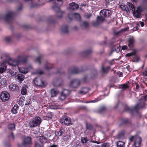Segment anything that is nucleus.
<instances>
[{
  "mask_svg": "<svg viewBox=\"0 0 147 147\" xmlns=\"http://www.w3.org/2000/svg\"><path fill=\"white\" fill-rule=\"evenodd\" d=\"M41 118L39 116H36L32 119L29 123V125L31 127H35L39 125L42 122Z\"/></svg>",
  "mask_w": 147,
  "mask_h": 147,
  "instance_id": "nucleus-4",
  "label": "nucleus"
},
{
  "mask_svg": "<svg viewBox=\"0 0 147 147\" xmlns=\"http://www.w3.org/2000/svg\"><path fill=\"white\" fill-rule=\"evenodd\" d=\"M140 87L138 84H136L135 88V90L136 91H138L140 90Z\"/></svg>",
  "mask_w": 147,
  "mask_h": 147,
  "instance_id": "nucleus-51",
  "label": "nucleus"
},
{
  "mask_svg": "<svg viewBox=\"0 0 147 147\" xmlns=\"http://www.w3.org/2000/svg\"><path fill=\"white\" fill-rule=\"evenodd\" d=\"M119 45H117V46H116L115 48L113 50V51H115L117 49H118L119 48Z\"/></svg>",
  "mask_w": 147,
  "mask_h": 147,
  "instance_id": "nucleus-62",
  "label": "nucleus"
},
{
  "mask_svg": "<svg viewBox=\"0 0 147 147\" xmlns=\"http://www.w3.org/2000/svg\"><path fill=\"white\" fill-rule=\"evenodd\" d=\"M117 147H125L124 143L121 141H118L117 143Z\"/></svg>",
  "mask_w": 147,
  "mask_h": 147,
  "instance_id": "nucleus-33",
  "label": "nucleus"
},
{
  "mask_svg": "<svg viewBox=\"0 0 147 147\" xmlns=\"http://www.w3.org/2000/svg\"><path fill=\"white\" fill-rule=\"evenodd\" d=\"M140 24L142 27H143L144 26V24L143 22H140Z\"/></svg>",
  "mask_w": 147,
  "mask_h": 147,
  "instance_id": "nucleus-61",
  "label": "nucleus"
},
{
  "mask_svg": "<svg viewBox=\"0 0 147 147\" xmlns=\"http://www.w3.org/2000/svg\"><path fill=\"white\" fill-rule=\"evenodd\" d=\"M39 141L41 144H43V143H46L47 141V139L43 136H40L39 138Z\"/></svg>",
  "mask_w": 147,
  "mask_h": 147,
  "instance_id": "nucleus-31",
  "label": "nucleus"
},
{
  "mask_svg": "<svg viewBox=\"0 0 147 147\" xmlns=\"http://www.w3.org/2000/svg\"><path fill=\"white\" fill-rule=\"evenodd\" d=\"M5 41L7 42H10L11 40V38L10 37H6L5 38Z\"/></svg>",
  "mask_w": 147,
  "mask_h": 147,
  "instance_id": "nucleus-52",
  "label": "nucleus"
},
{
  "mask_svg": "<svg viewBox=\"0 0 147 147\" xmlns=\"http://www.w3.org/2000/svg\"><path fill=\"white\" fill-rule=\"evenodd\" d=\"M67 92H68L67 90H64L61 93L60 96L59 97V99L62 100L65 99L66 98V96L67 95V93H66Z\"/></svg>",
  "mask_w": 147,
  "mask_h": 147,
  "instance_id": "nucleus-24",
  "label": "nucleus"
},
{
  "mask_svg": "<svg viewBox=\"0 0 147 147\" xmlns=\"http://www.w3.org/2000/svg\"><path fill=\"white\" fill-rule=\"evenodd\" d=\"M57 1L58 2L57 4L59 5H61L63 3V1L62 0H57Z\"/></svg>",
  "mask_w": 147,
  "mask_h": 147,
  "instance_id": "nucleus-53",
  "label": "nucleus"
},
{
  "mask_svg": "<svg viewBox=\"0 0 147 147\" xmlns=\"http://www.w3.org/2000/svg\"><path fill=\"white\" fill-rule=\"evenodd\" d=\"M136 138V137H134V136H132L131 137V138H130V140L131 141H132L134 139H135V138Z\"/></svg>",
  "mask_w": 147,
  "mask_h": 147,
  "instance_id": "nucleus-60",
  "label": "nucleus"
},
{
  "mask_svg": "<svg viewBox=\"0 0 147 147\" xmlns=\"http://www.w3.org/2000/svg\"><path fill=\"white\" fill-rule=\"evenodd\" d=\"M61 29L62 33H67L69 32L68 26L67 25L63 26Z\"/></svg>",
  "mask_w": 147,
  "mask_h": 147,
  "instance_id": "nucleus-22",
  "label": "nucleus"
},
{
  "mask_svg": "<svg viewBox=\"0 0 147 147\" xmlns=\"http://www.w3.org/2000/svg\"><path fill=\"white\" fill-rule=\"evenodd\" d=\"M92 52V51L91 50H86L82 52V54L84 56H86L89 54H90Z\"/></svg>",
  "mask_w": 147,
  "mask_h": 147,
  "instance_id": "nucleus-38",
  "label": "nucleus"
},
{
  "mask_svg": "<svg viewBox=\"0 0 147 147\" xmlns=\"http://www.w3.org/2000/svg\"><path fill=\"white\" fill-rule=\"evenodd\" d=\"M129 29L128 28H125L124 29H121V30L120 31H118L117 32V34H118L121 32L125 31L128 30Z\"/></svg>",
  "mask_w": 147,
  "mask_h": 147,
  "instance_id": "nucleus-47",
  "label": "nucleus"
},
{
  "mask_svg": "<svg viewBox=\"0 0 147 147\" xmlns=\"http://www.w3.org/2000/svg\"><path fill=\"white\" fill-rule=\"evenodd\" d=\"M147 101V95L143 96L140 102L134 107H129L128 106H126L125 109V111L129 112L132 111H137L138 110L144 108L145 107V102Z\"/></svg>",
  "mask_w": 147,
  "mask_h": 147,
  "instance_id": "nucleus-2",
  "label": "nucleus"
},
{
  "mask_svg": "<svg viewBox=\"0 0 147 147\" xmlns=\"http://www.w3.org/2000/svg\"><path fill=\"white\" fill-rule=\"evenodd\" d=\"M54 10L56 12V16L57 17L61 18L62 17L63 12L60 10V8L56 6H54L53 7Z\"/></svg>",
  "mask_w": 147,
  "mask_h": 147,
  "instance_id": "nucleus-13",
  "label": "nucleus"
},
{
  "mask_svg": "<svg viewBox=\"0 0 147 147\" xmlns=\"http://www.w3.org/2000/svg\"><path fill=\"white\" fill-rule=\"evenodd\" d=\"M10 97L9 94L6 91L2 92L1 94L0 98L3 102H6L9 99Z\"/></svg>",
  "mask_w": 147,
  "mask_h": 147,
  "instance_id": "nucleus-5",
  "label": "nucleus"
},
{
  "mask_svg": "<svg viewBox=\"0 0 147 147\" xmlns=\"http://www.w3.org/2000/svg\"><path fill=\"white\" fill-rule=\"evenodd\" d=\"M7 66L4 63H1L0 65V73H3L6 69Z\"/></svg>",
  "mask_w": 147,
  "mask_h": 147,
  "instance_id": "nucleus-23",
  "label": "nucleus"
},
{
  "mask_svg": "<svg viewBox=\"0 0 147 147\" xmlns=\"http://www.w3.org/2000/svg\"><path fill=\"white\" fill-rule=\"evenodd\" d=\"M80 83L78 79H75L71 81L70 83V86L72 88H76L78 87Z\"/></svg>",
  "mask_w": 147,
  "mask_h": 147,
  "instance_id": "nucleus-7",
  "label": "nucleus"
},
{
  "mask_svg": "<svg viewBox=\"0 0 147 147\" xmlns=\"http://www.w3.org/2000/svg\"><path fill=\"white\" fill-rule=\"evenodd\" d=\"M142 75L146 79H147V68L143 72Z\"/></svg>",
  "mask_w": 147,
  "mask_h": 147,
  "instance_id": "nucleus-45",
  "label": "nucleus"
},
{
  "mask_svg": "<svg viewBox=\"0 0 147 147\" xmlns=\"http://www.w3.org/2000/svg\"><path fill=\"white\" fill-rule=\"evenodd\" d=\"M129 87V86L126 84H124L121 85V87L123 89H126L127 88H128Z\"/></svg>",
  "mask_w": 147,
  "mask_h": 147,
  "instance_id": "nucleus-42",
  "label": "nucleus"
},
{
  "mask_svg": "<svg viewBox=\"0 0 147 147\" xmlns=\"http://www.w3.org/2000/svg\"><path fill=\"white\" fill-rule=\"evenodd\" d=\"M15 78L16 80L18 81L19 82L21 83V82L24 80V77L22 74H19L15 77Z\"/></svg>",
  "mask_w": 147,
  "mask_h": 147,
  "instance_id": "nucleus-19",
  "label": "nucleus"
},
{
  "mask_svg": "<svg viewBox=\"0 0 147 147\" xmlns=\"http://www.w3.org/2000/svg\"><path fill=\"white\" fill-rule=\"evenodd\" d=\"M63 81L61 78L55 79L53 82V85L54 86H61L63 83Z\"/></svg>",
  "mask_w": 147,
  "mask_h": 147,
  "instance_id": "nucleus-17",
  "label": "nucleus"
},
{
  "mask_svg": "<svg viewBox=\"0 0 147 147\" xmlns=\"http://www.w3.org/2000/svg\"><path fill=\"white\" fill-rule=\"evenodd\" d=\"M109 144L107 143H104L101 145V147H108Z\"/></svg>",
  "mask_w": 147,
  "mask_h": 147,
  "instance_id": "nucleus-50",
  "label": "nucleus"
},
{
  "mask_svg": "<svg viewBox=\"0 0 147 147\" xmlns=\"http://www.w3.org/2000/svg\"><path fill=\"white\" fill-rule=\"evenodd\" d=\"M89 91V89L87 88H84L82 89L79 91V93L81 94H84L86 93Z\"/></svg>",
  "mask_w": 147,
  "mask_h": 147,
  "instance_id": "nucleus-29",
  "label": "nucleus"
},
{
  "mask_svg": "<svg viewBox=\"0 0 147 147\" xmlns=\"http://www.w3.org/2000/svg\"><path fill=\"white\" fill-rule=\"evenodd\" d=\"M43 72L41 70H37L35 74H38L40 75H41L43 74Z\"/></svg>",
  "mask_w": 147,
  "mask_h": 147,
  "instance_id": "nucleus-48",
  "label": "nucleus"
},
{
  "mask_svg": "<svg viewBox=\"0 0 147 147\" xmlns=\"http://www.w3.org/2000/svg\"><path fill=\"white\" fill-rule=\"evenodd\" d=\"M31 137H27L24 139L23 145L27 147H30V145L31 144Z\"/></svg>",
  "mask_w": 147,
  "mask_h": 147,
  "instance_id": "nucleus-10",
  "label": "nucleus"
},
{
  "mask_svg": "<svg viewBox=\"0 0 147 147\" xmlns=\"http://www.w3.org/2000/svg\"><path fill=\"white\" fill-rule=\"evenodd\" d=\"M27 93V90L25 87H23L21 90V93L23 95H25Z\"/></svg>",
  "mask_w": 147,
  "mask_h": 147,
  "instance_id": "nucleus-35",
  "label": "nucleus"
},
{
  "mask_svg": "<svg viewBox=\"0 0 147 147\" xmlns=\"http://www.w3.org/2000/svg\"><path fill=\"white\" fill-rule=\"evenodd\" d=\"M127 5L129 7L130 9L134 11L133 12V15L134 17L136 18H139L141 15V12L143 10V8L141 6L137 7L136 11H135V7L134 5L131 3H128Z\"/></svg>",
  "mask_w": 147,
  "mask_h": 147,
  "instance_id": "nucleus-3",
  "label": "nucleus"
},
{
  "mask_svg": "<svg viewBox=\"0 0 147 147\" xmlns=\"http://www.w3.org/2000/svg\"><path fill=\"white\" fill-rule=\"evenodd\" d=\"M70 138V136L68 135H66L65 136H64L62 138V140L64 141H67Z\"/></svg>",
  "mask_w": 147,
  "mask_h": 147,
  "instance_id": "nucleus-40",
  "label": "nucleus"
},
{
  "mask_svg": "<svg viewBox=\"0 0 147 147\" xmlns=\"http://www.w3.org/2000/svg\"><path fill=\"white\" fill-rule=\"evenodd\" d=\"M105 17L103 16H98L97 18V19L96 21L93 23V25L95 26H96L99 25L102 22L105 20Z\"/></svg>",
  "mask_w": 147,
  "mask_h": 147,
  "instance_id": "nucleus-11",
  "label": "nucleus"
},
{
  "mask_svg": "<svg viewBox=\"0 0 147 147\" xmlns=\"http://www.w3.org/2000/svg\"><path fill=\"white\" fill-rule=\"evenodd\" d=\"M45 68L47 70H49L52 67L51 64L48 63L45 64Z\"/></svg>",
  "mask_w": 147,
  "mask_h": 147,
  "instance_id": "nucleus-39",
  "label": "nucleus"
},
{
  "mask_svg": "<svg viewBox=\"0 0 147 147\" xmlns=\"http://www.w3.org/2000/svg\"><path fill=\"white\" fill-rule=\"evenodd\" d=\"M136 52H134L132 53H128L126 55V56L127 57H130L132 56H133V58L134 59V61H138L139 60V57L138 56L135 55Z\"/></svg>",
  "mask_w": 147,
  "mask_h": 147,
  "instance_id": "nucleus-18",
  "label": "nucleus"
},
{
  "mask_svg": "<svg viewBox=\"0 0 147 147\" xmlns=\"http://www.w3.org/2000/svg\"><path fill=\"white\" fill-rule=\"evenodd\" d=\"M60 122L63 125H69L70 123V119L67 117L63 116L60 120Z\"/></svg>",
  "mask_w": 147,
  "mask_h": 147,
  "instance_id": "nucleus-8",
  "label": "nucleus"
},
{
  "mask_svg": "<svg viewBox=\"0 0 147 147\" xmlns=\"http://www.w3.org/2000/svg\"><path fill=\"white\" fill-rule=\"evenodd\" d=\"M124 134H119L117 136V138L118 139H122L123 138Z\"/></svg>",
  "mask_w": 147,
  "mask_h": 147,
  "instance_id": "nucleus-49",
  "label": "nucleus"
},
{
  "mask_svg": "<svg viewBox=\"0 0 147 147\" xmlns=\"http://www.w3.org/2000/svg\"><path fill=\"white\" fill-rule=\"evenodd\" d=\"M86 127L87 129H90L91 128V125L89 124H87L86 125Z\"/></svg>",
  "mask_w": 147,
  "mask_h": 147,
  "instance_id": "nucleus-55",
  "label": "nucleus"
},
{
  "mask_svg": "<svg viewBox=\"0 0 147 147\" xmlns=\"http://www.w3.org/2000/svg\"><path fill=\"white\" fill-rule=\"evenodd\" d=\"M127 49V47L126 45H124L123 46L122 49L123 50H125Z\"/></svg>",
  "mask_w": 147,
  "mask_h": 147,
  "instance_id": "nucleus-58",
  "label": "nucleus"
},
{
  "mask_svg": "<svg viewBox=\"0 0 147 147\" xmlns=\"http://www.w3.org/2000/svg\"><path fill=\"white\" fill-rule=\"evenodd\" d=\"M79 7V5L74 3H72L69 4L68 9L71 10H75Z\"/></svg>",
  "mask_w": 147,
  "mask_h": 147,
  "instance_id": "nucleus-16",
  "label": "nucleus"
},
{
  "mask_svg": "<svg viewBox=\"0 0 147 147\" xmlns=\"http://www.w3.org/2000/svg\"><path fill=\"white\" fill-rule=\"evenodd\" d=\"M49 147H57L56 145H53L50 146Z\"/></svg>",
  "mask_w": 147,
  "mask_h": 147,
  "instance_id": "nucleus-64",
  "label": "nucleus"
},
{
  "mask_svg": "<svg viewBox=\"0 0 147 147\" xmlns=\"http://www.w3.org/2000/svg\"><path fill=\"white\" fill-rule=\"evenodd\" d=\"M81 26L83 29H86L89 26L88 23L86 22H83L81 24Z\"/></svg>",
  "mask_w": 147,
  "mask_h": 147,
  "instance_id": "nucleus-30",
  "label": "nucleus"
},
{
  "mask_svg": "<svg viewBox=\"0 0 147 147\" xmlns=\"http://www.w3.org/2000/svg\"><path fill=\"white\" fill-rule=\"evenodd\" d=\"M8 128L10 130H14L15 129V125L14 123L10 124L8 126Z\"/></svg>",
  "mask_w": 147,
  "mask_h": 147,
  "instance_id": "nucleus-32",
  "label": "nucleus"
},
{
  "mask_svg": "<svg viewBox=\"0 0 147 147\" xmlns=\"http://www.w3.org/2000/svg\"><path fill=\"white\" fill-rule=\"evenodd\" d=\"M110 68V67L109 66H107L106 67H102V69L103 73H107L108 72V70Z\"/></svg>",
  "mask_w": 147,
  "mask_h": 147,
  "instance_id": "nucleus-36",
  "label": "nucleus"
},
{
  "mask_svg": "<svg viewBox=\"0 0 147 147\" xmlns=\"http://www.w3.org/2000/svg\"><path fill=\"white\" fill-rule=\"evenodd\" d=\"M9 89L12 91H14L18 89V87L17 85L14 84H11L9 86Z\"/></svg>",
  "mask_w": 147,
  "mask_h": 147,
  "instance_id": "nucleus-25",
  "label": "nucleus"
},
{
  "mask_svg": "<svg viewBox=\"0 0 147 147\" xmlns=\"http://www.w3.org/2000/svg\"><path fill=\"white\" fill-rule=\"evenodd\" d=\"M25 1H26V2H28V1H30L31 2H32V0H25Z\"/></svg>",
  "mask_w": 147,
  "mask_h": 147,
  "instance_id": "nucleus-63",
  "label": "nucleus"
},
{
  "mask_svg": "<svg viewBox=\"0 0 147 147\" xmlns=\"http://www.w3.org/2000/svg\"><path fill=\"white\" fill-rule=\"evenodd\" d=\"M134 42L135 40L133 37L130 38L128 41V46L130 48L133 47Z\"/></svg>",
  "mask_w": 147,
  "mask_h": 147,
  "instance_id": "nucleus-21",
  "label": "nucleus"
},
{
  "mask_svg": "<svg viewBox=\"0 0 147 147\" xmlns=\"http://www.w3.org/2000/svg\"><path fill=\"white\" fill-rule=\"evenodd\" d=\"M6 80L5 78H2V79H1L0 80V83L1 84V85L3 86L4 85H5L6 84Z\"/></svg>",
  "mask_w": 147,
  "mask_h": 147,
  "instance_id": "nucleus-41",
  "label": "nucleus"
},
{
  "mask_svg": "<svg viewBox=\"0 0 147 147\" xmlns=\"http://www.w3.org/2000/svg\"><path fill=\"white\" fill-rule=\"evenodd\" d=\"M19 107L18 105H15L14 107L12 108L11 110V112L13 114H16L17 113V111Z\"/></svg>",
  "mask_w": 147,
  "mask_h": 147,
  "instance_id": "nucleus-27",
  "label": "nucleus"
},
{
  "mask_svg": "<svg viewBox=\"0 0 147 147\" xmlns=\"http://www.w3.org/2000/svg\"><path fill=\"white\" fill-rule=\"evenodd\" d=\"M105 107H101L100 109V112L102 111L105 110Z\"/></svg>",
  "mask_w": 147,
  "mask_h": 147,
  "instance_id": "nucleus-59",
  "label": "nucleus"
},
{
  "mask_svg": "<svg viewBox=\"0 0 147 147\" xmlns=\"http://www.w3.org/2000/svg\"><path fill=\"white\" fill-rule=\"evenodd\" d=\"M9 137H11L13 139H14V136L12 132H11V134L9 135Z\"/></svg>",
  "mask_w": 147,
  "mask_h": 147,
  "instance_id": "nucleus-57",
  "label": "nucleus"
},
{
  "mask_svg": "<svg viewBox=\"0 0 147 147\" xmlns=\"http://www.w3.org/2000/svg\"><path fill=\"white\" fill-rule=\"evenodd\" d=\"M34 83L36 86H42L44 85V81L39 78H36L34 80Z\"/></svg>",
  "mask_w": 147,
  "mask_h": 147,
  "instance_id": "nucleus-12",
  "label": "nucleus"
},
{
  "mask_svg": "<svg viewBox=\"0 0 147 147\" xmlns=\"http://www.w3.org/2000/svg\"><path fill=\"white\" fill-rule=\"evenodd\" d=\"M35 147H43V144L36 142L35 144Z\"/></svg>",
  "mask_w": 147,
  "mask_h": 147,
  "instance_id": "nucleus-43",
  "label": "nucleus"
},
{
  "mask_svg": "<svg viewBox=\"0 0 147 147\" xmlns=\"http://www.w3.org/2000/svg\"><path fill=\"white\" fill-rule=\"evenodd\" d=\"M27 59L23 55H19L14 59H11L8 62V64L12 67L19 66V65L26 62Z\"/></svg>",
  "mask_w": 147,
  "mask_h": 147,
  "instance_id": "nucleus-1",
  "label": "nucleus"
},
{
  "mask_svg": "<svg viewBox=\"0 0 147 147\" xmlns=\"http://www.w3.org/2000/svg\"><path fill=\"white\" fill-rule=\"evenodd\" d=\"M121 7L124 11H126L127 12L129 11V10L128 8L126 5H121L120 6Z\"/></svg>",
  "mask_w": 147,
  "mask_h": 147,
  "instance_id": "nucleus-34",
  "label": "nucleus"
},
{
  "mask_svg": "<svg viewBox=\"0 0 147 147\" xmlns=\"http://www.w3.org/2000/svg\"><path fill=\"white\" fill-rule=\"evenodd\" d=\"M97 101H98V100H96V99H95V100H92L90 102H85L86 103L90 102H96Z\"/></svg>",
  "mask_w": 147,
  "mask_h": 147,
  "instance_id": "nucleus-56",
  "label": "nucleus"
},
{
  "mask_svg": "<svg viewBox=\"0 0 147 147\" xmlns=\"http://www.w3.org/2000/svg\"><path fill=\"white\" fill-rule=\"evenodd\" d=\"M58 92V90L56 89H52L51 90V93L52 97L55 96L57 95Z\"/></svg>",
  "mask_w": 147,
  "mask_h": 147,
  "instance_id": "nucleus-28",
  "label": "nucleus"
},
{
  "mask_svg": "<svg viewBox=\"0 0 147 147\" xmlns=\"http://www.w3.org/2000/svg\"><path fill=\"white\" fill-rule=\"evenodd\" d=\"M14 15V13L13 12L9 11L5 15L4 17V19L6 21L8 22L13 18Z\"/></svg>",
  "mask_w": 147,
  "mask_h": 147,
  "instance_id": "nucleus-14",
  "label": "nucleus"
},
{
  "mask_svg": "<svg viewBox=\"0 0 147 147\" xmlns=\"http://www.w3.org/2000/svg\"><path fill=\"white\" fill-rule=\"evenodd\" d=\"M31 100V99L30 98H28L26 101V102L25 104V105H28L30 104V102Z\"/></svg>",
  "mask_w": 147,
  "mask_h": 147,
  "instance_id": "nucleus-44",
  "label": "nucleus"
},
{
  "mask_svg": "<svg viewBox=\"0 0 147 147\" xmlns=\"http://www.w3.org/2000/svg\"><path fill=\"white\" fill-rule=\"evenodd\" d=\"M76 17L78 19H80V15L78 13H76Z\"/></svg>",
  "mask_w": 147,
  "mask_h": 147,
  "instance_id": "nucleus-54",
  "label": "nucleus"
},
{
  "mask_svg": "<svg viewBox=\"0 0 147 147\" xmlns=\"http://www.w3.org/2000/svg\"><path fill=\"white\" fill-rule=\"evenodd\" d=\"M141 140L142 139L140 137H136L132 147H139L141 144Z\"/></svg>",
  "mask_w": 147,
  "mask_h": 147,
  "instance_id": "nucleus-15",
  "label": "nucleus"
},
{
  "mask_svg": "<svg viewBox=\"0 0 147 147\" xmlns=\"http://www.w3.org/2000/svg\"><path fill=\"white\" fill-rule=\"evenodd\" d=\"M81 140L82 143H86L88 141L86 138L85 137H82L81 138Z\"/></svg>",
  "mask_w": 147,
  "mask_h": 147,
  "instance_id": "nucleus-46",
  "label": "nucleus"
},
{
  "mask_svg": "<svg viewBox=\"0 0 147 147\" xmlns=\"http://www.w3.org/2000/svg\"><path fill=\"white\" fill-rule=\"evenodd\" d=\"M65 132L64 129L62 128H60L58 131L55 132V135L56 136H62Z\"/></svg>",
  "mask_w": 147,
  "mask_h": 147,
  "instance_id": "nucleus-26",
  "label": "nucleus"
},
{
  "mask_svg": "<svg viewBox=\"0 0 147 147\" xmlns=\"http://www.w3.org/2000/svg\"><path fill=\"white\" fill-rule=\"evenodd\" d=\"M111 11L107 9H104L102 10L100 12V15L106 18L109 16L111 14Z\"/></svg>",
  "mask_w": 147,
  "mask_h": 147,
  "instance_id": "nucleus-9",
  "label": "nucleus"
},
{
  "mask_svg": "<svg viewBox=\"0 0 147 147\" xmlns=\"http://www.w3.org/2000/svg\"><path fill=\"white\" fill-rule=\"evenodd\" d=\"M43 56L42 55L39 56L37 57L35 59V61L36 62L38 63V64H40L41 63L40 60L42 58Z\"/></svg>",
  "mask_w": 147,
  "mask_h": 147,
  "instance_id": "nucleus-37",
  "label": "nucleus"
},
{
  "mask_svg": "<svg viewBox=\"0 0 147 147\" xmlns=\"http://www.w3.org/2000/svg\"><path fill=\"white\" fill-rule=\"evenodd\" d=\"M80 72L79 69L77 67H72L68 69L67 72L69 74H76Z\"/></svg>",
  "mask_w": 147,
  "mask_h": 147,
  "instance_id": "nucleus-6",
  "label": "nucleus"
},
{
  "mask_svg": "<svg viewBox=\"0 0 147 147\" xmlns=\"http://www.w3.org/2000/svg\"><path fill=\"white\" fill-rule=\"evenodd\" d=\"M18 69L19 72L24 74H26L29 71V69L27 68H24L23 67H20L18 66Z\"/></svg>",
  "mask_w": 147,
  "mask_h": 147,
  "instance_id": "nucleus-20",
  "label": "nucleus"
}]
</instances>
